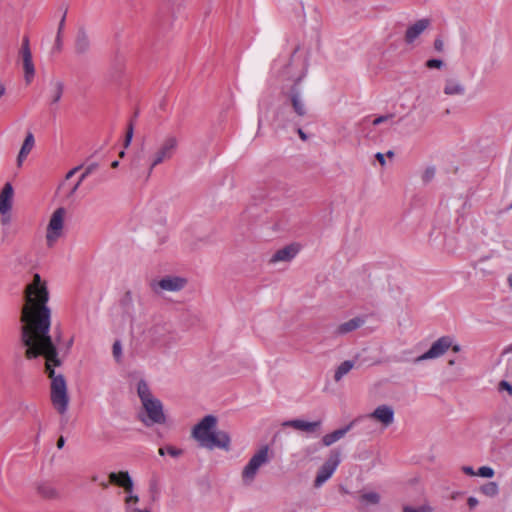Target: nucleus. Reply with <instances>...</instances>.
I'll list each match as a JSON object with an SVG mask.
<instances>
[{"instance_id": "obj_19", "label": "nucleus", "mask_w": 512, "mask_h": 512, "mask_svg": "<svg viewBox=\"0 0 512 512\" xmlns=\"http://www.w3.org/2000/svg\"><path fill=\"white\" fill-rule=\"evenodd\" d=\"M320 425H321L320 421L309 422V421L302 420V419H294V420H290V421H287L284 423V426L292 427L296 430L304 431V432H308V433L315 432L320 427Z\"/></svg>"}, {"instance_id": "obj_53", "label": "nucleus", "mask_w": 512, "mask_h": 512, "mask_svg": "<svg viewBox=\"0 0 512 512\" xmlns=\"http://www.w3.org/2000/svg\"><path fill=\"white\" fill-rule=\"evenodd\" d=\"M508 351L512 352V344L508 347Z\"/></svg>"}, {"instance_id": "obj_18", "label": "nucleus", "mask_w": 512, "mask_h": 512, "mask_svg": "<svg viewBox=\"0 0 512 512\" xmlns=\"http://www.w3.org/2000/svg\"><path fill=\"white\" fill-rule=\"evenodd\" d=\"M35 489L37 494L44 499L54 500L59 497V491L57 488L47 481L37 482Z\"/></svg>"}, {"instance_id": "obj_16", "label": "nucleus", "mask_w": 512, "mask_h": 512, "mask_svg": "<svg viewBox=\"0 0 512 512\" xmlns=\"http://www.w3.org/2000/svg\"><path fill=\"white\" fill-rule=\"evenodd\" d=\"M21 61L25 80L27 83H29L34 77L35 69L32 61L31 51L29 49L27 41L23 44L21 48Z\"/></svg>"}, {"instance_id": "obj_46", "label": "nucleus", "mask_w": 512, "mask_h": 512, "mask_svg": "<svg viewBox=\"0 0 512 512\" xmlns=\"http://www.w3.org/2000/svg\"><path fill=\"white\" fill-rule=\"evenodd\" d=\"M63 445H64V439H63V437H60L57 441V447L60 449L63 447Z\"/></svg>"}, {"instance_id": "obj_31", "label": "nucleus", "mask_w": 512, "mask_h": 512, "mask_svg": "<svg viewBox=\"0 0 512 512\" xmlns=\"http://www.w3.org/2000/svg\"><path fill=\"white\" fill-rule=\"evenodd\" d=\"M112 354L117 362L122 359V345L119 341H115L112 347Z\"/></svg>"}, {"instance_id": "obj_38", "label": "nucleus", "mask_w": 512, "mask_h": 512, "mask_svg": "<svg viewBox=\"0 0 512 512\" xmlns=\"http://www.w3.org/2000/svg\"><path fill=\"white\" fill-rule=\"evenodd\" d=\"M391 118H392L391 115L379 116V117L373 119L372 124L376 126V125H379L381 123H384V122L390 120Z\"/></svg>"}, {"instance_id": "obj_22", "label": "nucleus", "mask_w": 512, "mask_h": 512, "mask_svg": "<svg viewBox=\"0 0 512 512\" xmlns=\"http://www.w3.org/2000/svg\"><path fill=\"white\" fill-rule=\"evenodd\" d=\"M364 324V320L360 317H355L339 324L336 328V333L344 335L353 332Z\"/></svg>"}, {"instance_id": "obj_30", "label": "nucleus", "mask_w": 512, "mask_h": 512, "mask_svg": "<svg viewBox=\"0 0 512 512\" xmlns=\"http://www.w3.org/2000/svg\"><path fill=\"white\" fill-rule=\"evenodd\" d=\"M495 472L493 468L489 466H482L477 471V476L483 477V478H492L494 477Z\"/></svg>"}, {"instance_id": "obj_51", "label": "nucleus", "mask_w": 512, "mask_h": 512, "mask_svg": "<svg viewBox=\"0 0 512 512\" xmlns=\"http://www.w3.org/2000/svg\"><path fill=\"white\" fill-rule=\"evenodd\" d=\"M299 135L302 139L306 138L305 134L301 130H299Z\"/></svg>"}, {"instance_id": "obj_10", "label": "nucleus", "mask_w": 512, "mask_h": 512, "mask_svg": "<svg viewBox=\"0 0 512 512\" xmlns=\"http://www.w3.org/2000/svg\"><path fill=\"white\" fill-rule=\"evenodd\" d=\"M365 419L373 421L380 425L384 430L391 426L395 421V411L392 406L382 404L377 406L372 412L365 416Z\"/></svg>"}, {"instance_id": "obj_5", "label": "nucleus", "mask_w": 512, "mask_h": 512, "mask_svg": "<svg viewBox=\"0 0 512 512\" xmlns=\"http://www.w3.org/2000/svg\"><path fill=\"white\" fill-rule=\"evenodd\" d=\"M68 217V209L62 206L51 212L44 230V242L47 248H54L65 236Z\"/></svg>"}, {"instance_id": "obj_24", "label": "nucleus", "mask_w": 512, "mask_h": 512, "mask_svg": "<svg viewBox=\"0 0 512 512\" xmlns=\"http://www.w3.org/2000/svg\"><path fill=\"white\" fill-rule=\"evenodd\" d=\"M351 427H352V423L344 428L337 429L331 433L324 435L322 437L323 445L328 447V446H331L332 444L336 443L337 441L341 440L347 434V432L351 429Z\"/></svg>"}, {"instance_id": "obj_41", "label": "nucleus", "mask_w": 512, "mask_h": 512, "mask_svg": "<svg viewBox=\"0 0 512 512\" xmlns=\"http://www.w3.org/2000/svg\"><path fill=\"white\" fill-rule=\"evenodd\" d=\"M375 157L382 166L386 164L385 156L382 153H377Z\"/></svg>"}, {"instance_id": "obj_50", "label": "nucleus", "mask_w": 512, "mask_h": 512, "mask_svg": "<svg viewBox=\"0 0 512 512\" xmlns=\"http://www.w3.org/2000/svg\"><path fill=\"white\" fill-rule=\"evenodd\" d=\"M118 165H119V162H118V161H114V162H112V164H111V166H112L113 168L118 167Z\"/></svg>"}, {"instance_id": "obj_21", "label": "nucleus", "mask_w": 512, "mask_h": 512, "mask_svg": "<svg viewBox=\"0 0 512 512\" xmlns=\"http://www.w3.org/2000/svg\"><path fill=\"white\" fill-rule=\"evenodd\" d=\"M443 91L447 96H464L466 93V87L457 79H447L445 81Z\"/></svg>"}, {"instance_id": "obj_13", "label": "nucleus", "mask_w": 512, "mask_h": 512, "mask_svg": "<svg viewBox=\"0 0 512 512\" xmlns=\"http://www.w3.org/2000/svg\"><path fill=\"white\" fill-rule=\"evenodd\" d=\"M452 346V338L450 336H443L432 343L431 347L416 358V362L425 360L436 359L443 356Z\"/></svg>"}, {"instance_id": "obj_36", "label": "nucleus", "mask_w": 512, "mask_h": 512, "mask_svg": "<svg viewBox=\"0 0 512 512\" xmlns=\"http://www.w3.org/2000/svg\"><path fill=\"white\" fill-rule=\"evenodd\" d=\"M136 505L137 504H124L125 512H151L147 509H144V510L138 509L135 507Z\"/></svg>"}, {"instance_id": "obj_11", "label": "nucleus", "mask_w": 512, "mask_h": 512, "mask_svg": "<svg viewBox=\"0 0 512 512\" xmlns=\"http://www.w3.org/2000/svg\"><path fill=\"white\" fill-rule=\"evenodd\" d=\"M339 464V452L332 451L328 459L319 468L314 480V486L321 487L334 474Z\"/></svg>"}, {"instance_id": "obj_33", "label": "nucleus", "mask_w": 512, "mask_h": 512, "mask_svg": "<svg viewBox=\"0 0 512 512\" xmlns=\"http://www.w3.org/2000/svg\"><path fill=\"white\" fill-rule=\"evenodd\" d=\"M498 390L500 392L505 391L509 396H512V385L508 381L502 380L498 385Z\"/></svg>"}, {"instance_id": "obj_32", "label": "nucleus", "mask_w": 512, "mask_h": 512, "mask_svg": "<svg viewBox=\"0 0 512 512\" xmlns=\"http://www.w3.org/2000/svg\"><path fill=\"white\" fill-rule=\"evenodd\" d=\"M92 170H93V167H88L86 169V171L80 176V178L77 181V183L72 187L71 194H73L78 189V187L80 186L82 181L92 172Z\"/></svg>"}, {"instance_id": "obj_4", "label": "nucleus", "mask_w": 512, "mask_h": 512, "mask_svg": "<svg viewBox=\"0 0 512 512\" xmlns=\"http://www.w3.org/2000/svg\"><path fill=\"white\" fill-rule=\"evenodd\" d=\"M137 395L140 399L143 410L145 411L149 424H163L166 417L162 402L153 394L150 386L144 380L137 383ZM148 424V422H145Z\"/></svg>"}, {"instance_id": "obj_23", "label": "nucleus", "mask_w": 512, "mask_h": 512, "mask_svg": "<svg viewBox=\"0 0 512 512\" xmlns=\"http://www.w3.org/2000/svg\"><path fill=\"white\" fill-rule=\"evenodd\" d=\"M89 49H90V39H89L87 33L83 30L78 31L76 40H75V45H74L75 53L78 55H83V54L87 53L89 51Z\"/></svg>"}, {"instance_id": "obj_40", "label": "nucleus", "mask_w": 512, "mask_h": 512, "mask_svg": "<svg viewBox=\"0 0 512 512\" xmlns=\"http://www.w3.org/2000/svg\"><path fill=\"white\" fill-rule=\"evenodd\" d=\"M467 503L470 508H474L478 505V500L475 497H469Z\"/></svg>"}, {"instance_id": "obj_9", "label": "nucleus", "mask_w": 512, "mask_h": 512, "mask_svg": "<svg viewBox=\"0 0 512 512\" xmlns=\"http://www.w3.org/2000/svg\"><path fill=\"white\" fill-rule=\"evenodd\" d=\"M15 203V190L10 182H6L0 189V223L2 226L10 225Z\"/></svg>"}, {"instance_id": "obj_12", "label": "nucleus", "mask_w": 512, "mask_h": 512, "mask_svg": "<svg viewBox=\"0 0 512 512\" xmlns=\"http://www.w3.org/2000/svg\"><path fill=\"white\" fill-rule=\"evenodd\" d=\"M287 75L294 82L301 81L307 73V55L305 52H296L287 67Z\"/></svg>"}, {"instance_id": "obj_1", "label": "nucleus", "mask_w": 512, "mask_h": 512, "mask_svg": "<svg viewBox=\"0 0 512 512\" xmlns=\"http://www.w3.org/2000/svg\"><path fill=\"white\" fill-rule=\"evenodd\" d=\"M24 303L21 309V341L25 346L28 360L43 357L45 370L50 378V401L55 411L64 415L70 403L68 386L62 374L54 368L60 366L58 351L50 336L51 309L48 306L47 282L39 274L24 289Z\"/></svg>"}, {"instance_id": "obj_42", "label": "nucleus", "mask_w": 512, "mask_h": 512, "mask_svg": "<svg viewBox=\"0 0 512 512\" xmlns=\"http://www.w3.org/2000/svg\"><path fill=\"white\" fill-rule=\"evenodd\" d=\"M434 46H435V49L441 50L442 46H443V42L441 40L437 39V40H435Z\"/></svg>"}, {"instance_id": "obj_44", "label": "nucleus", "mask_w": 512, "mask_h": 512, "mask_svg": "<svg viewBox=\"0 0 512 512\" xmlns=\"http://www.w3.org/2000/svg\"><path fill=\"white\" fill-rule=\"evenodd\" d=\"M450 348H452L453 352H455V353H458L461 351V346L459 344L452 343V346Z\"/></svg>"}, {"instance_id": "obj_15", "label": "nucleus", "mask_w": 512, "mask_h": 512, "mask_svg": "<svg viewBox=\"0 0 512 512\" xmlns=\"http://www.w3.org/2000/svg\"><path fill=\"white\" fill-rule=\"evenodd\" d=\"M431 21L427 18H422L410 24L404 33V41L408 45H413L421 34L429 28Z\"/></svg>"}, {"instance_id": "obj_39", "label": "nucleus", "mask_w": 512, "mask_h": 512, "mask_svg": "<svg viewBox=\"0 0 512 512\" xmlns=\"http://www.w3.org/2000/svg\"><path fill=\"white\" fill-rule=\"evenodd\" d=\"M461 469L466 475L477 476V472H475L471 466H463Z\"/></svg>"}, {"instance_id": "obj_2", "label": "nucleus", "mask_w": 512, "mask_h": 512, "mask_svg": "<svg viewBox=\"0 0 512 512\" xmlns=\"http://www.w3.org/2000/svg\"><path fill=\"white\" fill-rule=\"evenodd\" d=\"M179 148V138L167 134L153 145L135 153L131 160V168L135 171L146 170L150 175L155 168L173 159Z\"/></svg>"}, {"instance_id": "obj_3", "label": "nucleus", "mask_w": 512, "mask_h": 512, "mask_svg": "<svg viewBox=\"0 0 512 512\" xmlns=\"http://www.w3.org/2000/svg\"><path fill=\"white\" fill-rule=\"evenodd\" d=\"M217 427L218 418L206 415L192 427L191 437L201 448L229 452L232 449V438L228 432L218 430Z\"/></svg>"}, {"instance_id": "obj_17", "label": "nucleus", "mask_w": 512, "mask_h": 512, "mask_svg": "<svg viewBox=\"0 0 512 512\" xmlns=\"http://www.w3.org/2000/svg\"><path fill=\"white\" fill-rule=\"evenodd\" d=\"M35 147V137L31 131L26 132L24 141L20 147L18 155L16 157V165L18 168H21Z\"/></svg>"}, {"instance_id": "obj_26", "label": "nucleus", "mask_w": 512, "mask_h": 512, "mask_svg": "<svg viewBox=\"0 0 512 512\" xmlns=\"http://www.w3.org/2000/svg\"><path fill=\"white\" fill-rule=\"evenodd\" d=\"M64 85L61 81H54L51 83L49 98L52 103H57L63 94Z\"/></svg>"}, {"instance_id": "obj_48", "label": "nucleus", "mask_w": 512, "mask_h": 512, "mask_svg": "<svg viewBox=\"0 0 512 512\" xmlns=\"http://www.w3.org/2000/svg\"><path fill=\"white\" fill-rule=\"evenodd\" d=\"M5 93V87L0 83V97H2Z\"/></svg>"}, {"instance_id": "obj_54", "label": "nucleus", "mask_w": 512, "mask_h": 512, "mask_svg": "<svg viewBox=\"0 0 512 512\" xmlns=\"http://www.w3.org/2000/svg\"><path fill=\"white\" fill-rule=\"evenodd\" d=\"M388 156L392 157L393 156V152L389 151L388 152Z\"/></svg>"}, {"instance_id": "obj_47", "label": "nucleus", "mask_w": 512, "mask_h": 512, "mask_svg": "<svg viewBox=\"0 0 512 512\" xmlns=\"http://www.w3.org/2000/svg\"><path fill=\"white\" fill-rule=\"evenodd\" d=\"M158 453H159L161 456H164V455L167 453V451H166V447H162V448H160V449L158 450Z\"/></svg>"}, {"instance_id": "obj_28", "label": "nucleus", "mask_w": 512, "mask_h": 512, "mask_svg": "<svg viewBox=\"0 0 512 512\" xmlns=\"http://www.w3.org/2000/svg\"><path fill=\"white\" fill-rule=\"evenodd\" d=\"M481 492L488 497H495L499 493V487L496 482H488L481 487Z\"/></svg>"}, {"instance_id": "obj_35", "label": "nucleus", "mask_w": 512, "mask_h": 512, "mask_svg": "<svg viewBox=\"0 0 512 512\" xmlns=\"http://www.w3.org/2000/svg\"><path fill=\"white\" fill-rule=\"evenodd\" d=\"M167 454H169L171 457H179L182 455L183 451L179 448L173 447V446H167L166 447Z\"/></svg>"}, {"instance_id": "obj_27", "label": "nucleus", "mask_w": 512, "mask_h": 512, "mask_svg": "<svg viewBox=\"0 0 512 512\" xmlns=\"http://www.w3.org/2000/svg\"><path fill=\"white\" fill-rule=\"evenodd\" d=\"M65 19L66 15L64 14L58 24L56 38H55V48L60 51L63 45V31L65 27Z\"/></svg>"}, {"instance_id": "obj_25", "label": "nucleus", "mask_w": 512, "mask_h": 512, "mask_svg": "<svg viewBox=\"0 0 512 512\" xmlns=\"http://www.w3.org/2000/svg\"><path fill=\"white\" fill-rule=\"evenodd\" d=\"M355 363L351 360L342 362L335 370L334 380L340 381L345 375H347L353 368Z\"/></svg>"}, {"instance_id": "obj_34", "label": "nucleus", "mask_w": 512, "mask_h": 512, "mask_svg": "<svg viewBox=\"0 0 512 512\" xmlns=\"http://www.w3.org/2000/svg\"><path fill=\"white\" fill-rule=\"evenodd\" d=\"M443 65V61L439 59H430L426 62V66L430 69H439Z\"/></svg>"}, {"instance_id": "obj_45", "label": "nucleus", "mask_w": 512, "mask_h": 512, "mask_svg": "<svg viewBox=\"0 0 512 512\" xmlns=\"http://www.w3.org/2000/svg\"><path fill=\"white\" fill-rule=\"evenodd\" d=\"M403 512H423L422 510L415 509L413 507H405Z\"/></svg>"}, {"instance_id": "obj_20", "label": "nucleus", "mask_w": 512, "mask_h": 512, "mask_svg": "<svg viewBox=\"0 0 512 512\" xmlns=\"http://www.w3.org/2000/svg\"><path fill=\"white\" fill-rule=\"evenodd\" d=\"M290 100L295 113L298 116H305L307 113V108L301 91L297 88L291 89Z\"/></svg>"}, {"instance_id": "obj_14", "label": "nucleus", "mask_w": 512, "mask_h": 512, "mask_svg": "<svg viewBox=\"0 0 512 512\" xmlns=\"http://www.w3.org/2000/svg\"><path fill=\"white\" fill-rule=\"evenodd\" d=\"M301 245L298 243H291L278 250H276L269 259V264L276 265L278 263L291 262L300 252Z\"/></svg>"}, {"instance_id": "obj_43", "label": "nucleus", "mask_w": 512, "mask_h": 512, "mask_svg": "<svg viewBox=\"0 0 512 512\" xmlns=\"http://www.w3.org/2000/svg\"><path fill=\"white\" fill-rule=\"evenodd\" d=\"M78 169H79V168H78V167H76V168H74V169L70 170V171L67 173V175H66V179H67V180H68V179H70V178H71V177L76 173V171H77Z\"/></svg>"}, {"instance_id": "obj_29", "label": "nucleus", "mask_w": 512, "mask_h": 512, "mask_svg": "<svg viewBox=\"0 0 512 512\" xmlns=\"http://www.w3.org/2000/svg\"><path fill=\"white\" fill-rule=\"evenodd\" d=\"M361 501L368 505H376L380 501V495L374 491L365 492L361 495Z\"/></svg>"}, {"instance_id": "obj_49", "label": "nucleus", "mask_w": 512, "mask_h": 512, "mask_svg": "<svg viewBox=\"0 0 512 512\" xmlns=\"http://www.w3.org/2000/svg\"><path fill=\"white\" fill-rule=\"evenodd\" d=\"M507 281H508L509 286L512 288V274H510V275L508 276Z\"/></svg>"}, {"instance_id": "obj_37", "label": "nucleus", "mask_w": 512, "mask_h": 512, "mask_svg": "<svg viewBox=\"0 0 512 512\" xmlns=\"http://www.w3.org/2000/svg\"><path fill=\"white\" fill-rule=\"evenodd\" d=\"M132 138H133V127H132V125H130L127 130V133H126V137H125V142H124L125 147H128L130 145Z\"/></svg>"}, {"instance_id": "obj_7", "label": "nucleus", "mask_w": 512, "mask_h": 512, "mask_svg": "<svg viewBox=\"0 0 512 512\" xmlns=\"http://www.w3.org/2000/svg\"><path fill=\"white\" fill-rule=\"evenodd\" d=\"M187 285L188 278L176 274H166L152 279L149 283L150 289L157 295L178 293L184 290Z\"/></svg>"}, {"instance_id": "obj_8", "label": "nucleus", "mask_w": 512, "mask_h": 512, "mask_svg": "<svg viewBox=\"0 0 512 512\" xmlns=\"http://www.w3.org/2000/svg\"><path fill=\"white\" fill-rule=\"evenodd\" d=\"M108 480L124 490V504H138L140 498L135 492L134 481L128 471L110 472Z\"/></svg>"}, {"instance_id": "obj_52", "label": "nucleus", "mask_w": 512, "mask_h": 512, "mask_svg": "<svg viewBox=\"0 0 512 512\" xmlns=\"http://www.w3.org/2000/svg\"><path fill=\"white\" fill-rule=\"evenodd\" d=\"M448 364H449V365H454V364H455V362H454V360H449Z\"/></svg>"}, {"instance_id": "obj_6", "label": "nucleus", "mask_w": 512, "mask_h": 512, "mask_svg": "<svg viewBox=\"0 0 512 512\" xmlns=\"http://www.w3.org/2000/svg\"><path fill=\"white\" fill-rule=\"evenodd\" d=\"M272 459V452L268 445L257 449L243 466L240 472V479L244 486L252 485L260 470L268 465Z\"/></svg>"}]
</instances>
